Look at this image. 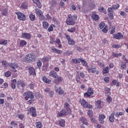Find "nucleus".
Here are the masks:
<instances>
[{"instance_id":"obj_1","label":"nucleus","mask_w":128,"mask_h":128,"mask_svg":"<svg viewBox=\"0 0 128 128\" xmlns=\"http://www.w3.org/2000/svg\"><path fill=\"white\" fill-rule=\"evenodd\" d=\"M25 60L26 62L31 63L36 60V55L34 54H28L25 56Z\"/></svg>"},{"instance_id":"obj_2","label":"nucleus","mask_w":128,"mask_h":128,"mask_svg":"<svg viewBox=\"0 0 128 128\" xmlns=\"http://www.w3.org/2000/svg\"><path fill=\"white\" fill-rule=\"evenodd\" d=\"M24 96H25V100H28L29 98L32 100V98H34L32 92L30 91L25 92L24 94Z\"/></svg>"},{"instance_id":"obj_3","label":"nucleus","mask_w":128,"mask_h":128,"mask_svg":"<svg viewBox=\"0 0 128 128\" xmlns=\"http://www.w3.org/2000/svg\"><path fill=\"white\" fill-rule=\"evenodd\" d=\"M15 14H17L18 18L19 20H23V22L26 20V17L24 14L20 12H16Z\"/></svg>"},{"instance_id":"obj_4","label":"nucleus","mask_w":128,"mask_h":128,"mask_svg":"<svg viewBox=\"0 0 128 128\" xmlns=\"http://www.w3.org/2000/svg\"><path fill=\"white\" fill-rule=\"evenodd\" d=\"M8 66L10 68H12V71L14 72H16V68H18V64L16 62H14V63H11L9 64Z\"/></svg>"},{"instance_id":"obj_5","label":"nucleus","mask_w":128,"mask_h":128,"mask_svg":"<svg viewBox=\"0 0 128 128\" xmlns=\"http://www.w3.org/2000/svg\"><path fill=\"white\" fill-rule=\"evenodd\" d=\"M75 22L74 21L72 20V16L70 14L68 16V18L66 19V24L68 26H74Z\"/></svg>"},{"instance_id":"obj_6","label":"nucleus","mask_w":128,"mask_h":128,"mask_svg":"<svg viewBox=\"0 0 128 128\" xmlns=\"http://www.w3.org/2000/svg\"><path fill=\"white\" fill-rule=\"evenodd\" d=\"M92 94H94V90L90 88H88L87 92L84 94V98H90Z\"/></svg>"},{"instance_id":"obj_7","label":"nucleus","mask_w":128,"mask_h":128,"mask_svg":"<svg viewBox=\"0 0 128 128\" xmlns=\"http://www.w3.org/2000/svg\"><path fill=\"white\" fill-rule=\"evenodd\" d=\"M66 40H68V44L70 46H74L76 44V42H74V40L70 38V36L69 35H66Z\"/></svg>"},{"instance_id":"obj_8","label":"nucleus","mask_w":128,"mask_h":128,"mask_svg":"<svg viewBox=\"0 0 128 128\" xmlns=\"http://www.w3.org/2000/svg\"><path fill=\"white\" fill-rule=\"evenodd\" d=\"M20 86L22 88L26 86V83L24 81L18 80L17 82V88L19 89H20Z\"/></svg>"},{"instance_id":"obj_9","label":"nucleus","mask_w":128,"mask_h":128,"mask_svg":"<svg viewBox=\"0 0 128 128\" xmlns=\"http://www.w3.org/2000/svg\"><path fill=\"white\" fill-rule=\"evenodd\" d=\"M63 80L62 78L58 76L54 80V82L56 84H60V83L62 82Z\"/></svg>"},{"instance_id":"obj_10","label":"nucleus","mask_w":128,"mask_h":128,"mask_svg":"<svg viewBox=\"0 0 128 128\" xmlns=\"http://www.w3.org/2000/svg\"><path fill=\"white\" fill-rule=\"evenodd\" d=\"M96 66H91L90 67L88 68V72L95 74V72H96Z\"/></svg>"},{"instance_id":"obj_11","label":"nucleus","mask_w":128,"mask_h":128,"mask_svg":"<svg viewBox=\"0 0 128 128\" xmlns=\"http://www.w3.org/2000/svg\"><path fill=\"white\" fill-rule=\"evenodd\" d=\"M64 116H66V111L64 109L62 110L57 115L58 118H60Z\"/></svg>"},{"instance_id":"obj_12","label":"nucleus","mask_w":128,"mask_h":128,"mask_svg":"<svg viewBox=\"0 0 128 128\" xmlns=\"http://www.w3.org/2000/svg\"><path fill=\"white\" fill-rule=\"evenodd\" d=\"M64 108H66L67 114H72V110H70V104H68V103H64Z\"/></svg>"},{"instance_id":"obj_13","label":"nucleus","mask_w":128,"mask_h":128,"mask_svg":"<svg viewBox=\"0 0 128 128\" xmlns=\"http://www.w3.org/2000/svg\"><path fill=\"white\" fill-rule=\"evenodd\" d=\"M104 118H106V116L104 114L100 115L98 116V120L100 124H104Z\"/></svg>"},{"instance_id":"obj_14","label":"nucleus","mask_w":128,"mask_h":128,"mask_svg":"<svg viewBox=\"0 0 128 128\" xmlns=\"http://www.w3.org/2000/svg\"><path fill=\"white\" fill-rule=\"evenodd\" d=\"M113 37L116 38V40H118L120 38H122L124 35L122 34L120 32H118L117 34H114Z\"/></svg>"},{"instance_id":"obj_15","label":"nucleus","mask_w":128,"mask_h":128,"mask_svg":"<svg viewBox=\"0 0 128 128\" xmlns=\"http://www.w3.org/2000/svg\"><path fill=\"white\" fill-rule=\"evenodd\" d=\"M22 36L24 38H26V40H30V34L27 33V32H24L22 34Z\"/></svg>"},{"instance_id":"obj_16","label":"nucleus","mask_w":128,"mask_h":128,"mask_svg":"<svg viewBox=\"0 0 128 128\" xmlns=\"http://www.w3.org/2000/svg\"><path fill=\"white\" fill-rule=\"evenodd\" d=\"M50 76H52L54 78H58V74L56 72H54V70H52L50 72Z\"/></svg>"},{"instance_id":"obj_17","label":"nucleus","mask_w":128,"mask_h":128,"mask_svg":"<svg viewBox=\"0 0 128 128\" xmlns=\"http://www.w3.org/2000/svg\"><path fill=\"white\" fill-rule=\"evenodd\" d=\"M42 80H43L44 82H46V84H50V82H52L48 78L44 76H42Z\"/></svg>"},{"instance_id":"obj_18","label":"nucleus","mask_w":128,"mask_h":128,"mask_svg":"<svg viewBox=\"0 0 128 128\" xmlns=\"http://www.w3.org/2000/svg\"><path fill=\"white\" fill-rule=\"evenodd\" d=\"M50 58H51L50 56H44L43 58L41 59V60L42 62H49Z\"/></svg>"},{"instance_id":"obj_19","label":"nucleus","mask_w":128,"mask_h":128,"mask_svg":"<svg viewBox=\"0 0 128 128\" xmlns=\"http://www.w3.org/2000/svg\"><path fill=\"white\" fill-rule=\"evenodd\" d=\"M30 110L32 113V116H36V112L35 108L32 107L30 108Z\"/></svg>"},{"instance_id":"obj_20","label":"nucleus","mask_w":128,"mask_h":128,"mask_svg":"<svg viewBox=\"0 0 128 128\" xmlns=\"http://www.w3.org/2000/svg\"><path fill=\"white\" fill-rule=\"evenodd\" d=\"M109 120L110 122H114V112H112L109 117Z\"/></svg>"},{"instance_id":"obj_21","label":"nucleus","mask_w":128,"mask_h":128,"mask_svg":"<svg viewBox=\"0 0 128 128\" xmlns=\"http://www.w3.org/2000/svg\"><path fill=\"white\" fill-rule=\"evenodd\" d=\"M91 18H92V20H98L100 18V16H98L96 14H92Z\"/></svg>"},{"instance_id":"obj_22","label":"nucleus","mask_w":128,"mask_h":128,"mask_svg":"<svg viewBox=\"0 0 128 128\" xmlns=\"http://www.w3.org/2000/svg\"><path fill=\"white\" fill-rule=\"evenodd\" d=\"M29 74L32 76H34V74H36V70L34 68L30 67L29 68Z\"/></svg>"},{"instance_id":"obj_23","label":"nucleus","mask_w":128,"mask_h":128,"mask_svg":"<svg viewBox=\"0 0 128 128\" xmlns=\"http://www.w3.org/2000/svg\"><path fill=\"white\" fill-rule=\"evenodd\" d=\"M81 104L84 106V108H88V102H86L84 100H82L81 101Z\"/></svg>"},{"instance_id":"obj_24","label":"nucleus","mask_w":128,"mask_h":128,"mask_svg":"<svg viewBox=\"0 0 128 128\" xmlns=\"http://www.w3.org/2000/svg\"><path fill=\"white\" fill-rule=\"evenodd\" d=\"M52 50L54 52H56L58 54H62V51L61 50H57L56 48H52Z\"/></svg>"},{"instance_id":"obj_25","label":"nucleus","mask_w":128,"mask_h":128,"mask_svg":"<svg viewBox=\"0 0 128 128\" xmlns=\"http://www.w3.org/2000/svg\"><path fill=\"white\" fill-rule=\"evenodd\" d=\"M64 124H66V121H64V120L62 119L59 121V124L60 126L62 128H64Z\"/></svg>"},{"instance_id":"obj_26","label":"nucleus","mask_w":128,"mask_h":128,"mask_svg":"<svg viewBox=\"0 0 128 128\" xmlns=\"http://www.w3.org/2000/svg\"><path fill=\"white\" fill-rule=\"evenodd\" d=\"M102 104V102L100 100H98L96 103V108H102V106L100 105V104Z\"/></svg>"},{"instance_id":"obj_27","label":"nucleus","mask_w":128,"mask_h":128,"mask_svg":"<svg viewBox=\"0 0 128 128\" xmlns=\"http://www.w3.org/2000/svg\"><path fill=\"white\" fill-rule=\"evenodd\" d=\"M98 10L99 12H104V14H106V9H104V8L103 6L99 7L98 8Z\"/></svg>"},{"instance_id":"obj_28","label":"nucleus","mask_w":128,"mask_h":128,"mask_svg":"<svg viewBox=\"0 0 128 128\" xmlns=\"http://www.w3.org/2000/svg\"><path fill=\"white\" fill-rule=\"evenodd\" d=\"M80 122H82L84 124H88V122L86 121V120L84 118L82 117L80 118Z\"/></svg>"},{"instance_id":"obj_29","label":"nucleus","mask_w":128,"mask_h":128,"mask_svg":"<svg viewBox=\"0 0 128 128\" xmlns=\"http://www.w3.org/2000/svg\"><path fill=\"white\" fill-rule=\"evenodd\" d=\"M76 73H77V74L79 76H80V78H84L85 76L84 73L83 72H77Z\"/></svg>"},{"instance_id":"obj_30","label":"nucleus","mask_w":128,"mask_h":128,"mask_svg":"<svg viewBox=\"0 0 128 128\" xmlns=\"http://www.w3.org/2000/svg\"><path fill=\"white\" fill-rule=\"evenodd\" d=\"M29 18L32 22H34L36 20V16L32 14H30Z\"/></svg>"},{"instance_id":"obj_31","label":"nucleus","mask_w":128,"mask_h":128,"mask_svg":"<svg viewBox=\"0 0 128 128\" xmlns=\"http://www.w3.org/2000/svg\"><path fill=\"white\" fill-rule=\"evenodd\" d=\"M81 60V62L84 66H88V63L86 62V60H84V58H80Z\"/></svg>"},{"instance_id":"obj_32","label":"nucleus","mask_w":128,"mask_h":128,"mask_svg":"<svg viewBox=\"0 0 128 128\" xmlns=\"http://www.w3.org/2000/svg\"><path fill=\"white\" fill-rule=\"evenodd\" d=\"M8 8H4L2 12V16H6L8 14Z\"/></svg>"},{"instance_id":"obj_33","label":"nucleus","mask_w":128,"mask_h":128,"mask_svg":"<svg viewBox=\"0 0 128 128\" xmlns=\"http://www.w3.org/2000/svg\"><path fill=\"white\" fill-rule=\"evenodd\" d=\"M21 8H24V10H26L28 8V5L26 2H24L22 4Z\"/></svg>"},{"instance_id":"obj_34","label":"nucleus","mask_w":128,"mask_h":128,"mask_svg":"<svg viewBox=\"0 0 128 128\" xmlns=\"http://www.w3.org/2000/svg\"><path fill=\"white\" fill-rule=\"evenodd\" d=\"M112 8L113 10H118V8H120V5L118 4H113L112 6Z\"/></svg>"},{"instance_id":"obj_35","label":"nucleus","mask_w":128,"mask_h":128,"mask_svg":"<svg viewBox=\"0 0 128 128\" xmlns=\"http://www.w3.org/2000/svg\"><path fill=\"white\" fill-rule=\"evenodd\" d=\"M74 64H80V62L82 61V60L80 58H76V59H73L72 60Z\"/></svg>"},{"instance_id":"obj_36","label":"nucleus","mask_w":128,"mask_h":128,"mask_svg":"<svg viewBox=\"0 0 128 128\" xmlns=\"http://www.w3.org/2000/svg\"><path fill=\"white\" fill-rule=\"evenodd\" d=\"M112 56L114 58H118V56H122V53L116 54V52H112Z\"/></svg>"},{"instance_id":"obj_37","label":"nucleus","mask_w":128,"mask_h":128,"mask_svg":"<svg viewBox=\"0 0 128 128\" xmlns=\"http://www.w3.org/2000/svg\"><path fill=\"white\" fill-rule=\"evenodd\" d=\"M35 12H36V14L38 16H40V14H42V11L40 9L36 8Z\"/></svg>"},{"instance_id":"obj_38","label":"nucleus","mask_w":128,"mask_h":128,"mask_svg":"<svg viewBox=\"0 0 128 128\" xmlns=\"http://www.w3.org/2000/svg\"><path fill=\"white\" fill-rule=\"evenodd\" d=\"M42 26L44 28H45V30H46V28H48V22H44L42 24Z\"/></svg>"},{"instance_id":"obj_39","label":"nucleus","mask_w":128,"mask_h":128,"mask_svg":"<svg viewBox=\"0 0 128 128\" xmlns=\"http://www.w3.org/2000/svg\"><path fill=\"white\" fill-rule=\"evenodd\" d=\"M102 74H108V66L105 68L103 70Z\"/></svg>"},{"instance_id":"obj_40","label":"nucleus","mask_w":128,"mask_h":128,"mask_svg":"<svg viewBox=\"0 0 128 128\" xmlns=\"http://www.w3.org/2000/svg\"><path fill=\"white\" fill-rule=\"evenodd\" d=\"M56 92H58L59 94H64V90H62V88H59L56 90Z\"/></svg>"},{"instance_id":"obj_41","label":"nucleus","mask_w":128,"mask_h":128,"mask_svg":"<svg viewBox=\"0 0 128 128\" xmlns=\"http://www.w3.org/2000/svg\"><path fill=\"white\" fill-rule=\"evenodd\" d=\"M88 114L90 118H92V116H94V114H92V110H89L88 112Z\"/></svg>"},{"instance_id":"obj_42","label":"nucleus","mask_w":128,"mask_h":128,"mask_svg":"<svg viewBox=\"0 0 128 128\" xmlns=\"http://www.w3.org/2000/svg\"><path fill=\"white\" fill-rule=\"evenodd\" d=\"M28 86L30 90H34V82H31L30 84H29Z\"/></svg>"},{"instance_id":"obj_43","label":"nucleus","mask_w":128,"mask_h":128,"mask_svg":"<svg viewBox=\"0 0 128 128\" xmlns=\"http://www.w3.org/2000/svg\"><path fill=\"white\" fill-rule=\"evenodd\" d=\"M6 44H8L7 40H0V44H2V46H6Z\"/></svg>"},{"instance_id":"obj_44","label":"nucleus","mask_w":128,"mask_h":128,"mask_svg":"<svg viewBox=\"0 0 128 128\" xmlns=\"http://www.w3.org/2000/svg\"><path fill=\"white\" fill-rule=\"evenodd\" d=\"M2 64L4 68H6V66H8V62L6 61H4V60L2 61Z\"/></svg>"},{"instance_id":"obj_45","label":"nucleus","mask_w":128,"mask_h":128,"mask_svg":"<svg viewBox=\"0 0 128 128\" xmlns=\"http://www.w3.org/2000/svg\"><path fill=\"white\" fill-rule=\"evenodd\" d=\"M76 31V28H72L68 30V32H74Z\"/></svg>"},{"instance_id":"obj_46","label":"nucleus","mask_w":128,"mask_h":128,"mask_svg":"<svg viewBox=\"0 0 128 128\" xmlns=\"http://www.w3.org/2000/svg\"><path fill=\"white\" fill-rule=\"evenodd\" d=\"M122 46L120 45V44H114L112 45V48H121Z\"/></svg>"},{"instance_id":"obj_47","label":"nucleus","mask_w":128,"mask_h":128,"mask_svg":"<svg viewBox=\"0 0 128 128\" xmlns=\"http://www.w3.org/2000/svg\"><path fill=\"white\" fill-rule=\"evenodd\" d=\"M20 45L24 46H26V42L24 40H22L20 42Z\"/></svg>"},{"instance_id":"obj_48","label":"nucleus","mask_w":128,"mask_h":128,"mask_svg":"<svg viewBox=\"0 0 128 128\" xmlns=\"http://www.w3.org/2000/svg\"><path fill=\"white\" fill-rule=\"evenodd\" d=\"M36 128H42V123H40V122H37L36 123Z\"/></svg>"},{"instance_id":"obj_49","label":"nucleus","mask_w":128,"mask_h":128,"mask_svg":"<svg viewBox=\"0 0 128 128\" xmlns=\"http://www.w3.org/2000/svg\"><path fill=\"white\" fill-rule=\"evenodd\" d=\"M64 54H66V56H70V54H72V52L66 51L64 52Z\"/></svg>"},{"instance_id":"obj_50","label":"nucleus","mask_w":128,"mask_h":128,"mask_svg":"<svg viewBox=\"0 0 128 128\" xmlns=\"http://www.w3.org/2000/svg\"><path fill=\"white\" fill-rule=\"evenodd\" d=\"M104 22H101L99 24V28H100V30H102L104 28Z\"/></svg>"},{"instance_id":"obj_51","label":"nucleus","mask_w":128,"mask_h":128,"mask_svg":"<svg viewBox=\"0 0 128 128\" xmlns=\"http://www.w3.org/2000/svg\"><path fill=\"white\" fill-rule=\"evenodd\" d=\"M108 16L110 20H112L114 18V13L112 12L108 13Z\"/></svg>"},{"instance_id":"obj_52","label":"nucleus","mask_w":128,"mask_h":128,"mask_svg":"<svg viewBox=\"0 0 128 128\" xmlns=\"http://www.w3.org/2000/svg\"><path fill=\"white\" fill-rule=\"evenodd\" d=\"M36 5L39 8H42V4H40V2L38 1V2L36 3Z\"/></svg>"},{"instance_id":"obj_53","label":"nucleus","mask_w":128,"mask_h":128,"mask_svg":"<svg viewBox=\"0 0 128 128\" xmlns=\"http://www.w3.org/2000/svg\"><path fill=\"white\" fill-rule=\"evenodd\" d=\"M39 19L40 20H44V16L42 14L39 15Z\"/></svg>"},{"instance_id":"obj_54","label":"nucleus","mask_w":128,"mask_h":128,"mask_svg":"<svg viewBox=\"0 0 128 128\" xmlns=\"http://www.w3.org/2000/svg\"><path fill=\"white\" fill-rule=\"evenodd\" d=\"M11 88H12V90H14L16 88V83L11 82Z\"/></svg>"},{"instance_id":"obj_55","label":"nucleus","mask_w":128,"mask_h":128,"mask_svg":"<svg viewBox=\"0 0 128 128\" xmlns=\"http://www.w3.org/2000/svg\"><path fill=\"white\" fill-rule=\"evenodd\" d=\"M54 92L52 91H50L49 92V96L50 97V98H52V96H54Z\"/></svg>"},{"instance_id":"obj_56","label":"nucleus","mask_w":128,"mask_h":128,"mask_svg":"<svg viewBox=\"0 0 128 128\" xmlns=\"http://www.w3.org/2000/svg\"><path fill=\"white\" fill-rule=\"evenodd\" d=\"M10 72H7L5 73V76H6L7 78H8L9 76H10Z\"/></svg>"},{"instance_id":"obj_57","label":"nucleus","mask_w":128,"mask_h":128,"mask_svg":"<svg viewBox=\"0 0 128 128\" xmlns=\"http://www.w3.org/2000/svg\"><path fill=\"white\" fill-rule=\"evenodd\" d=\"M106 100H107V102H108L110 103V102H112V98H111L110 96H108L107 97V98H106Z\"/></svg>"},{"instance_id":"obj_58","label":"nucleus","mask_w":128,"mask_h":128,"mask_svg":"<svg viewBox=\"0 0 128 128\" xmlns=\"http://www.w3.org/2000/svg\"><path fill=\"white\" fill-rule=\"evenodd\" d=\"M37 66H38V68H40V66H42V63L40 60H38V62H37Z\"/></svg>"},{"instance_id":"obj_59","label":"nucleus","mask_w":128,"mask_h":128,"mask_svg":"<svg viewBox=\"0 0 128 128\" xmlns=\"http://www.w3.org/2000/svg\"><path fill=\"white\" fill-rule=\"evenodd\" d=\"M104 80L105 82H110V78L105 77L104 78Z\"/></svg>"},{"instance_id":"obj_60","label":"nucleus","mask_w":128,"mask_h":128,"mask_svg":"<svg viewBox=\"0 0 128 128\" xmlns=\"http://www.w3.org/2000/svg\"><path fill=\"white\" fill-rule=\"evenodd\" d=\"M76 80L77 81V82H80V76L77 75V76L76 77Z\"/></svg>"},{"instance_id":"obj_61","label":"nucleus","mask_w":128,"mask_h":128,"mask_svg":"<svg viewBox=\"0 0 128 128\" xmlns=\"http://www.w3.org/2000/svg\"><path fill=\"white\" fill-rule=\"evenodd\" d=\"M121 66L123 68V70H124V68H126V64L122 63Z\"/></svg>"},{"instance_id":"obj_62","label":"nucleus","mask_w":128,"mask_h":128,"mask_svg":"<svg viewBox=\"0 0 128 128\" xmlns=\"http://www.w3.org/2000/svg\"><path fill=\"white\" fill-rule=\"evenodd\" d=\"M48 32H52V30H54V28H52V26H50L48 28Z\"/></svg>"},{"instance_id":"obj_63","label":"nucleus","mask_w":128,"mask_h":128,"mask_svg":"<svg viewBox=\"0 0 128 128\" xmlns=\"http://www.w3.org/2000/svg\"><path fill=\"white\" fill-rule=\"evenodd\" d=\"M60 6H61V8H64V2H60Z\"/></svg>"},{"instance_id":"obj_64","label":"nucleus","mask_w":128,"mask_h":128,"mask_svg":"<svg viewBox=\"0 0 128 128\" xmlns=\"http://www.w3.org/2000/svg\"><path fill=\"white\" fill-rule=\"evenodd\" d=\"M112 10H112V7L108 8V12L109 14L112 12Z\"/></svg>"}]
</instances>
